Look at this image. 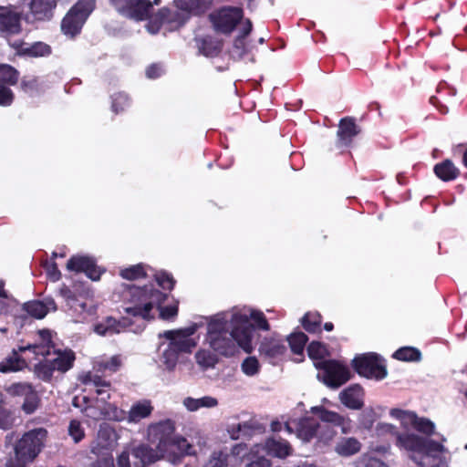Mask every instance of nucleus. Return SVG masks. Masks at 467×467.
Returning a JSON list of instances; mask_svg holds the SVG:
<instances>
[{
	"instance_id": "obj_10",
	"label": "nucleus",
	"mask_w": 467,
	"mask_h": 467,
	"mask_svg": "<svg viewBox=\"0 0 467 467\" xmlns=\"http://www.w3.org/2000/svg\"><path fill=\"white\" fill-rule=\"evenodd\" d=\"M110 3L119 14L135 20L146 19L152 8L149 0H110Z\"/></svg>"
},
{
	"instance_id": "obj_6",
	"label": "nucleus",
	"mask_w": 467,
	"mask_h": 467,
	"mask_svg": "<svg viewBox=\"0 0 467 467\" xmlns=\"http://www.w3.org/2000/svg\"><path fill=\"white\" fill-rule=\"evenodd\" d=\"M315 366L322 370L317 378L330 388L337 389L350 379L349 370L335 360L318 361Z\"/></svg>"
},
{
	"instance_id": "obj_21",
	"label": "nucleus",
	"mask_w": 467,
	"mask_h": 467,
	"mask_svg": "<svg viewBox=\"0 0 467 467\" xmlns=\"http://www.w3.org/2000/svg\"><path fill=\"white\" fill-rule=\"evenodd\" d=\"M27 5L36 19L44 20L52 16L57 2L55 0H29Z\"/></svg>"
},
{
	"instance_id": "obj_28",
	"label": "nucleus",
	"mask_w": 467,
	"mask_h": 467,
	"mask_svg": "<svg viewBox=\"0 0 467 467\" xmlns=\"http://www.w3.org/2000/svg\"><path fill=\"white\" fill-rule=\"evenodd\" d=\"M434 172L442 181L454 180L459 175L458 168L451 160H445L434 167Z\"/></svg>"
},
{
	"instance_id": "obj_36",
	"label": "nucleus",
	"mask_w": 467,
	"mask_h": 467,
	"mask_svg": "<svg viewBox=\"0 0 467 467\" xmlns=\"http://www.w3.org/2000/svg\"><path fill=\"white\" fill-rule=\"evenodd\" d=\"M23 308L28 315L38 319L43 318L49 310V307L41 301L26 303Z\"/></svg>"
},
{
	"instance_id": "obj_7",
	"label": "nucleus",
	"mask_w": 467,
	"mask_h": 467,
	"mask_svg": "<svg viewBox=\"0 0 467 467\" xmlns=\"http://www.w3.org/2000/svg\"><path fill=\"white\" fill-rule=\"evenodd\" d=\"M352 362L355 370L363 377L381 379L387 375L383 360L375 353L358 356Z\"/></svg>"
},
{
	"instance_id": "obj_41",
	"label": "nucleus",
	"mask_w": 467,
	"mask_h": 467,
	"mask_svg": "<svg viewBox=\"0 0 467 467\" xmlns=\"http://www.w3.org/2000/svg\"><path fill=\"white\" fill-rule=\"evenodd\" d=\"M394 357L400 360L414 361L420 359V352L414 348L405 347L397 350Z\"/></svg>"
},
{
	"instance_id": "obj_2",
	"label": "nucleus",
	"mask_w": 467,
	"mask_h": 467,
	"mask_svg": "<svg viewBox=\"0 0 467 467\" xmlns=\"http://www.w3.org/2000/svg\"><path fill=\"white\" fill-rule=\"evenodd\" d=\"M47 431L43 428L26 432L15 444L14 455L6 467H26L40 453L45 446Z\"/></svg>"
},
{
	"instance_id": "obj_30",
	"label": "nucleus",
	"mask_w": 467,
	"mask_h": 467,
	"mask_svg": "<svg viewBox=\"0 0 467 467\" xmlns=\"http://www.w3.org/2000/svg\"><path fill=\"white\" fill-rule=\"evenodd\" d=\"M156 451L158 450L156 449ZM132 454L135 458L139 459L143 465L152 463L161 458H166V456H161L159 451H154L146 445H140L134 448Z\"/></svg>"
},
{
	"instance_id": "obj_40",
	"label": "nucleus",
	"mask_w": 467,
	"mask_h": 467,
	"mask_svg": "<svg viewBox=\"0 0 467 467\" xmlns=\"http://www.w3.org/2000/svg\"><path fill=\"white\" fill-rule=\"evenodd\" d=\"M196 362L202 368L214 367L217 362L216 357L208 350H200L195 355Z\"/></svg>"
},
{
	"instance_id": "obj_42",
	"label": "nucleus",
	"mask_w": 467,
	"mask_h": 467,
	"mask_svg": "<svg viewBox=\"0 0 467 467\" xmlns=\"http://www.w3.org/2000/svg\"><path fill=\"white\" fill-rule=\"evenodd\" d=\"M321 317L318 314L307 313L302 319L304 328L308 332H316L321 324Z\"/></svg>"
},
{
	"instance_id": "obj_18",
	"label": "nucleus",
	"mask_w": 467,
	"mask_h": 467,
	"mask_svg": "<svg viewBox=\"0 0 467 467\" xmlns=\"http://www.w3.org/2000/svg\"><path fill=\"white\" fill-rule=\"evenodd\" d=\"M189 16L179 9L171 10L169 8H161L156 15L155 19L160 23L168 24L171 28H178L184 25Z\"/></svg>"
},
{
	"instance_id": "obj_60",
	"label": "nucleus",
	"mask_w": 467,
	"mask_h": 467,
	"mask_svg": "<svg viewBox=\"0 0 467 467\" xmlns=\"http://www.w3.org/2000/svg\"><path fill=\"white\" fill-rule=\"evenodd\" d=\"M160 316L162 319H170L177 315L178 308L176 306H169L160 308Z\"/></svg>"
},
{
	"instance_id": "obj_32",
	"label": "nucleus",
	"mask_w": 467,
	"mask_h": 467,
	"mask_svg": "<svg viewBox=\"0 0 467 467\" xmlns=\"http://www.w3.org/2000/svg\"><path fill=\"white\" fill-rule=\"evenodd\" d=\"M265 451L268 454L279 458L285 457L289 454V444L283 440L268 439L265 444Z\"/></svg>"
},
{
	"instance_id": "obj_46",
	"label": "nucleus",
	"mask_w": 467,
	"mask_h": 467,
	"mask_svg": "<svg viewBox=\"0 0 467 467\" xmlns=\"http://www.w3.org/2000/svg\"><path fill=\"white\" fill-rule=\"evenodd\" d=\"M250 429H251L250 424L247 422H244V423H238L235 425H232L228 429V432L232 439L237 440L243 436L250 435Z\"/></svg>"
},
{
	"instance_id": "obj_1",
	"label": "nucleus",
	"mask_w": 467,
	"mask_h": 467,
	"mask_svg": "<svg viewBox=\"0 0 467 467\" xmlns=\"http://www.w3.org/2000/svg\"><path fill=\"white\" fill-rule=\"evenodd\" d=\"M263 330L269 329L264 314L250 308H234L229 312L217 314L208 322L207 341L216 352L224 356L234 355L238 348L251 352L253 324Z\"/></svg>"
},
{
	"instance_id": "obj_62",
	"label": "nucleus",
	"mask_w": 467,
	"mask_h": 467,
	"mask_svg": "<svg viewBox=\"0 0 467 467\" xmlns=\"http://www.w3.org/2000/svg\"><path fill=\"white\" fill-rule=\"evenodd\" d=\"M128 101V98L124 94H118L114 99L112 102V109L115 112H119V106L125 104Z\"/></svg>"
},
{
	"instance_id": "obj_19",
	"label": "nucleus",
	"mask_w": 467,
	"mask_h": 467,
	"mask_svg": "<svg viewBox=\"0 0 467 467\" xmlns=\"http://www.w3.org/2000/svg\"><path fill=\"white\" fill-rule=\"evenodd\" d=\"M312 412L324 423H330L334 426H341L342 431L346 433L349 428V420L337 412L326 410L323 407H313Z\"/></svg>"
},
{
	"instance_id": "obj_56",
	"label": "nucleus",
	"mask_w": 467,
	"mask_h": 467,
	"mask_svg": "<svg viewBox=\"0 0 467 467\" xmlns=\"http://www.w3.org/2000/svg\"><path fill=\"white\" fill-rule=\"evenodd\" d=\"M245 43L243 36H238L234 43L232 55L234 57L241 58L245 54Z\"/></svg>"
},
{
	"instance_id": "obj_57",
	"label": "nucleus",
	"mask_w": 467,
	"mask_h": 467,
	"mask_svg": "<svg viewBox=\"0 0 467 467\" xmlns=\"http://www.w3.org/2000/svg\"><path fill=\"white\" fill-rule=\"evenodd\" d=\"M156 280L163 289H171L173 287L174 280L166 273H161L157 275Z\"/></svg>"
},
{
	"instance_id": "obj_45",
	"label": "nucleus",
	"mask_w": 467,
	"mask_h": 467,
	"mask_svg": "<svg viewBox=\"0 0 467 467\" xmlns=\"http://www.w3.org/2000/svg\"><path fill=\"white\" fill-rule=\"evenodd\" d=\"M308 356L315 360L323 361L322 359L327 354V348L319 342H312L307 348Z\"/></svg>"
},
{
	"instance_id": "obj_9",
	"label": "nucleus",
	"mask_w": 467,
	"mask_h": 467,
	"mask_svg": "<svg viewBox=\"0 0 467 467\" xmlns=\"http://www.w3.org/2000/svg\"><path fill=\"white\" fill-rule=\"evenodd\" d=\"M243 17V10L239 7H223L210 15L214 29L223 34L231 33Z\"/></svg>"
},
{
	"instance_id": "obj_47",
	"label": "nucleus",
	"mask_w": 467,
	"mask_h": 467,
	"mask_svg": "<svg viewBox=\"0 0 467 467\" xmlns=\"http://www.w3.org/2000/svg\"><path fill=\"white\" fill-rule=\"evenodd\" d=\"M358 467H388L382 461L369 453L363 454L358 461Z\"/></svg>"
},
{
	"instance_id": "obj_5",
	"label": "nucleus",
	"mask_w": 467,
	"mask_h": 467,
	"mask_svg": "<svg viewBox=\"0 0 467 467\" xmlns=\"http://www.w3.org/2000/svg\"><path fill=\"white\" fill-rule=\"evenodd\" d=\"M94 5V0H79L62 20L61 30L63 33L70 36L78 34Z\"/></svg>"
},
{
	"instance_id": "obj_27",
	"label": "nucleus",
	"mask_w": 467,
	"mask_h": 467,
	"mask_svg": "<svg viewBox=\"0 0 467 467\" xmlns=\"http://www.w3.org/2000/svg\"><path fill=\"white\" fill-rule=\"evenodd\" d=\"M171 443L168 446L170 451L165 455L168 460H171V457L176 454L192 455L195 453V451L192 450V445L184 438L173 437Z\"/></svg>"
},
{
	"instance_id": "obj_54",
	"label": "nucleus",
	"mask_w": 467,
	"mask_h": 467,
	"mask_svg": "<svg viewBox=\"0 0 467 467\" xmlns=\"http://www.w3.org/2000/svg\"><path fill=\"white\" fill-rule=\"evenodd\" d=\"M200 51L206 57H213L219 53L220 47L219 45H213L211 41L203 40Z\"/></svg>"
},
{
	"instance_id": "obj_49",
	"label": "nucleus",
	"mask_w": 467,
	"mask_h": 467,
	"mask_svg": "<svg viewBox=\"0 0 467 467\" xmlns=\"http://www.w3.org/2000/svg\"><path fill=\"white\" fill-rule=\"evenodd\" d=\"M105 417H108L109 420L121 421L127 420L128 412H125L122 410H119L116 406L108 404L107 408H105Z\"/></svg>"
},
{
	"instance_id": "obj_34",
	"label": "nucleus",
	"mask_w": 467,
	"mask_h": 467,
	"mask_svg": "<svg viewBox=\"0 0 467 467\" xmlns=\"http://www.w3.org/2000/svg\"><path fill=\"white\" fill-rule=\"evenodd\" d=\"M26 366V361L14 350L12 354L0 362V372L18 371Z\"/></svg>"
},
{
	"instance_id": "obj_4",
	"label": "nucleus",
	"mask_w": 467,
	"mask_h": 467,
	"mask_svg": "<svg viewBox=\"0 0 467 467\" xmlns=\"http://www.w3.org/2000/svg\"><path fill=\"white\" fill-rule=\"evenodd\" d=\"M166 299V295L159 290L137 288L133 293L134 306L126 307L127 314L150 319V312L154 306H160Z\"/></svg>"
},
{
	"instance_id": "obj_59",
	"label": "nucleus",
	"mask_w": 467,
	"mask_h": 467,
	"mask_svg": "<svg viewBox=\"0 0 467 467\" xmlns=\"http://www.w3.org/2000/svg\"><path fill=\"white\" fill-rule=\"evenodd\" d=\"M45 268L48 277L53 281H57L61 277V273L58 270L56 263H47Z\"/></svg>"
},
{
	"instance_id": "obj_53",
	"label": "nucleus",
	"mask_w": 467,
	"mask_h": 467,
	"mask_svg": "<svg viewBox=\"0 0 467 467\" xmlns=\"http://www.w3.org/2000/svg\"><path fill=\"white\" fill-rule=\"evenodd\" d=\"M413 428L424 434L430 435L433 432L434 425L431 420L427 419L417 417Z\"/></svg>"
},
{
	"instance_id": "obj_43",
	"label": "nucleus",
	"mask_w": 467,
	"mask_h": 467,
	"mask_svg": "<svg viewBox=\"0 0 467 467\" xmlns=\"http://www.w3.org/2000/svg\"><path fill=\"white\" fill-rule=\"evenodd\" d=\"M228 455L223 451H214L205 462L203 467H227Z\"/></svg>"
},
{
	"instance_id": "obj_13",
	"label": "nucleus",
	"mask_w": 467,
	"mask_h": 467,
	"mask_svg": "<svg viewBox=\"0 0 467 467\" xmlns=\"http://www.w3.org/2000/svg\"><path fill=\"white\" fill-rule=\"evenodd\" d=\"M67 269L74 272H84L90 279L98 280L101 271L95 260L87 255H74L67 263Z\"/></svg>"
},
{
	"instance_id": "obj_14",
	"label": "nucleus",
	"mask_w": 467,
	"mask_h": 467,
	"mask_svg": "<svg viewBox=\"0 0 467 467\" xmlns=\"http://www.w3.org/2000/svg\"><path fill=\"white\" fill-rule=\"evenodd\" d=\"M20 30V14L10 7L0 6L1 33L7 36L18 34Z\"/></svg>"
},
{
	"instance_id": "obj_11",
	"label": "nucleus",
	"mask_w": 467,
	"mask_h": 467,
	"mask_svg": "<svg viewBox=\"0 0 467 467\" xmlns=\"http://www.w3.org/2000/svg\"><path fill=\"white\" fill-rule=\"evenodd\" d=\"M118 434L109 424H100L97 436L90 444V451L95 455H103L112 451L118 444Z\"/></svg>"
},
{
	"instance_id": "obj_16",
	"label": "nucleus",
	"mask_w": 467,
	"mask_h": 467,
	"mask_svg": "<svg viewBox=\"0 0 467 467\" xmlns=\"http://www.w3.org/2000/svg\"><path fill=\"white\" fill-rule=\"evenodd\" d=\"M423 444L420 458L411 456V459L420 467H432L435 464L436 454L441 451L443 447L439 442L427 439H423Z\"/></svg>"
},
{
	"instance_id": "obj_8",
	"label": "nucleus",
	"mask_w": 467,
	"mask_h": 467,
	"mask_svg": "<svg viewBox=\"0 0 467 467\" xmlns=\"http://www.w3.org/2000/svg\"><path fill=\"white\" fill-rule=\"evenodd\" d=\"M174 423L171 420H166L149 427V437L152 443H156V449L161 456H165L170 451L169 444H171L174 432Z\"/></svg>"
},
{
	"instance_id": "obj_23",
	"label": "nucleus",
	"mask_w": 467,
	"mask_h": 467,
	"mask_svg": "<svg viewBox=\"0 0 467 467\" xmlns=\"http://www.w3.org/2000/svg\"><path fill=\"white\" fill-rule=\"evenodd\" d=\"M153 410L150 400H142L131 405L128 411L127 420L130 423H138L141 420L150 417Z\"/></svg>"
},
{
	"instance_id": "obj_51",
	"label": "nucleus",
	"mask_w": 467,
	"mask_h": 467,
	"mask_svg": "<svg viewBox=\"0 0 467 467\" xmlns=\"http://www.w3.org/2000/svg\"><path fill=\"white\" fill-rule=\"evenodd\" d=\"M38 397L34 390L33 393L25 398V401L22 405V410L26 414H32L38 407Z\"/></svg>"
},
{
	"instance_id": "obj_33",
	"label": "nucleus",
	"mask_w": 467,
	"mask_h": 467,
	"mask_svg": "<svg viewBox=\"0 0 467 467\" xmlns=\"http://www.w3.org/2000/svg\"><path fill=\"white\" fill-rule=\"evenodd\" d=\"M75 355L72 351H58L56 353V357L49 360L55 370L66 372L72 367Z\"/></svg>"
},
{
	"instance_id": "obj_31",
	"label": "nucleus",
	"mask_w": 467,
	"mask_h": 467,
	"mask_svg": "<svg viewBox=\"0 0 467 467\" xmlns=\"http://www.w3.org/2000/svg\"><path fill=\"white\" fill-rule=\"evenodd\" d=\"M183 405L190 411H196L200 408H214L218 405L217 399L211 396H204L200 399L188 397L183 400Z\"/></svg>"
},
{
	"instance_id": "obj_29",
	"label": "nucleus",
	"mask_w": 467,
	"mask_h": 467,
	"mask_svg": "<svg viewBox=\"0 0 467 467\" xmlns=\"http://www.w3.org/2000/svg\"><path fill=\"white\" fill-rule=\"evenodd\" d=\"M125 326L109 317L97 324L94 330L100 336H111L119 333Z\"/></svg>"
},
{
	"instance_id": "obj_3",
	"label": "nucleus",
	"mask_w": 467,
	"mask_h": 467,
	"mask_svg": "<svg viewBox=\"0 0 467 467\" xmlns=\"http://www.w3.org/2000/svg\"><path fill=\"white\" fill-rule=\"evenodd\" d=\"M195 332L194 327H188L182 330L165 331L163 336L169 340L168 344H161V348H164L161 361L165 365L166 368L171 370L174 368L179 353L191 352L196 346V342L191 337Z\"/></svg>"
},
{
	"instance_id": "obj_22",
	"label": "nucleus",
	"mask_w": 467,
	"mask_h": 467,
	"mask_svg": "<svg viewBox=\"0 0 467 467\" xmlns=\"http://www.w3.org/2000/svg\"><path fill=\"white\" fill-rule=\"evenodd\" d=\"M359 129L351 118H345L341 119L338 130V144L339 146H348L351 143L352 139L359 133Z\"/></svg>"
},
{
	"instance_id": "obj_52",
	"label": "nucleus",
	"mask_w": 467,
	"mask_h": 467,
	"mask_svg": "<svg viewBox=\"0 0 467 467\" xmlns=\"http://www.w3.org/2000/svg\"><path fill=\"white\" fill-rule=\"evenodd\" d=\"M120 275L125 279L134 280L143 277L145 275V273L142 269V266L138 265L122 270L120 272Z\"/></svg>"
},
{
	"instance_id": "obj_64",
	"label": "nucleus",
	"mask_w": 467,
	"mask_h": 467,
	"mask_svg": "<svg viewBox=\"0 0 467 467\" xmlns=\"http://www.w3.org/2000/svg\"><path fill=\"white\" fill-rule=\"evenodd\" d=\"M161 67L159 65H151L146 70V75L149 78H155L161 75Z\"/></svg>"
},
{
	"instance_id": "obj_20",
	"label": "nucleus",
	"mask_w": 467,
	"mask_h": 467,
	"mask_svg": "<svg viewBox=\"0 0 467 467\" xmlns=\"http://www.w3.org/2000/svg\"><path fill=\"white\" fill-rule=\"evenodd\" d=\"M396 445L401 449L412 452V456H417L420 458V451L424 445L423 438L410 433H398L396 435Z\"/></svg>"
},
{
	"instance_id": "obj_25",
	"label": "nucleus",
	"mask_w": 467,
	"mask_h": 467,
	"mask_svg": "<svg viewBox=\"0 0 467 467\" xmlns=\"http://www.w3.org/2000/svg\"><path fill=\"white\" fill-rule=\"evenodd\" d=\"M285 350V347L281 343V341L274 337L264 338L259 348L261 355H265L268 358H275L282 355Z\"/></svg>"
},
{
	"instance_id": "obj_63",
	"label": "nucleus",
	"mask_w": 467,
	"mask_h": 467,
	"mask_svg": "<svg viewBox=\"0 0 467 467\" xmlns=\"http://www.w3.org/2000/svg\"><path fill=\"white\" fill-rule=\"evenodd\" d=\"M270 465L271 463L269 460L264 457H258L247 464V467H270Z\"/></svg>"
},
{
	"instance_id": "obj_39",
	"label": "nucleus",
	"mask_w": 467,
	"mask_h": 467,
	"mask_svg": "<svg viewBox=\"0 0 467 467\" xmlns=\"http://www.w3.org/2000/svg\"><path fill=\"white\" fill-rule=\"evenodd\" d=\"M307 337L303 332L294 333L288 337L290 348L295 354L303 353Z\"/></svg>"
},
{
	"instance_id": "obj_50",
	"label": "nucleus",
	"mask_w": 467,
	"mask_h": 467,
	"mask_svg": "<svg viewBox=\"0 0 467 467\" xmlns=\"http://www.w3.org/2000/svg\"><path fill=\"white\" fill-rule=\"evenodd\" d=\"M68 433L76 443L79 442L85 436V431L78 420L70 421Z\"/></svg>"
},
{
	"instance_id": "obj_44",
	"label": "nucleus",
	"mask_w": 467,
	"mask_h": 467,
	"mask_svg": "<svg viewBox=\"0 0 467 467\" xmlns=\"http://www.w3.org/2000/svg\"><path fill=\"white\" fill-rule=\"evenodd\" d=\"M121 364L122 361L120 356L115 355L107 361L98 362L97 366L99 371L109 370L110 372H115L120 368Z\"/></svg>"
},
{
	"instance_id": "obj_17",
	"label": "nucleus",
	"mask_w": 467,
	"mask_h": 467,
	"mask_svg": "<svg viewBox=\"0 0 467 467\" xmlns=\"http://www.w3.org/2000/svg\"><path fill=\"white\" fill-rule=\"evenodd\" d=\"M364 390L359 385H351L339 394V400L351 410H360L364 406Z\"/></svg>"
},
{
	"instance_id": "obj_58",
	"label": "nucleus",
	"mask_w": 467,
	"mask_h": 467,
	"mask_svg": "<svg viewBox=\"0 0 467 467\" xmlns=\"http://www.w3.org/2000/svg\"><path fill=\"white\" fill-rule=\"evenodd\" d=\"M22 89L26 93H32L37 89V82L34 78H25L21 82Z\"/></svg>"
},
{
	"instance_id": "obj_26",
	"label": "nucleus",
	"mask_w": 467,
	"mask_h": 467,
	"mask_svg": "<svg viewBox=\"0 0 467 467\" xmlns=\"http://www.w3.org/2000/svg\"><path fill=\"white\" fill-rule=\"evenodd\" d=\"M208 0H174V5L177 9L187 14H199L205 10Z\"/></svg>"
},
{
	"instance_id": "obj_48",
	"label": "nucleus",
	"mask_w": 467,
	"mask_h": 467,
	"mask_svg": "<svg viewBox=\"0 0 467 467\" xmlns=\"http://www.w3.org/2000/svg\"><path fill=\"white\" fill-rule=\"evenodd\" d=\"M15 417L13 412L4 407H0V428L8 430L15 424Z\"/></svg>"
},
{
	"instance_id": "obj_12",
	"label": "nucleus",
	"mask_w": 467,
	"mask_h": 467,
	"mask_svg": "<svg viewBox=\"0 0 467 467\" xmlns=\"http://www.w3.org/2000/svg\"><path fill=\"white\" fill-rule=\"evenodd\" d=\"M327 427L325 424L321 425L316 420L307 418L300 420L296 424V435L304 441H309L316 436L325 441H327L333 436V432L331 431L327 430V435L326 436L319 435V432L327 430Z\"/></svg>"
},
{
	"instance_id": "obj_24",
	"label": "nucleus",
	"mask_w": 467,
	"mask_h": 467,
	"mask_svg": "<svg viewBox=\"0 0 467 467\" xmlns=\"http://www.w3.org/2000/svg\"><path fill=\"white\" fill-rule=\"evenodd\" d=\"M360 449V442L353 437L342 438L335 446L336 452L344 457L351 456L358 452Z\"/></svg>"
},
{
	"instance_id": "obj_38",
	"label": "nucleus",
	"mask_w": 467,
	"mask_h": 467,
	"mask_svg": "<svg viewBox=\"0 0 467 467\" xmlns=\"http://www.w3.org/2000/svg\"><path fill=\"white\" fill-rule=\"evenodd\" d=\"M34 371L38 379L48 381L51 379L55 369L52 367L49 358H46L43 362L35 366Z\"/></svg>"
},
{
	"instance_id": "obj_37",
	"label": "nucleus",
	"mask_w": 467,
	"mask_h": 467,
	"mask_svg": "<svg viewBox=\"0 0 467 467\" xmlns=\"http://www.w3.org/2000/svg\"><path fill=\"white\" fill-rule=\"evenodd\" d=\"M389 413L393 418H396L399 420H400L401 425L404 428L407 429L410 427H414L417 419V416L414 412L409 410H402L400 409H392L389 411Z\"/></svg>"
},
{
	"instance_id": "obj_15",
	"label": "nucleus",
	"mask_w": 467,
	"mask_h": 467,
	"mask_svg": "<svg viewBox=\"0 0 467 467\" xmlns=\"http://www.w3.org/2000/svg\"><path fill=\"white\" fill-rule=\"evenodd\" d=\"M18 80V72L8 65H0V81L15 85ZM12 91L0 83V104L9 105L13 101Z\"/></svg>"
},
{
	"instance_id": "obj_35",
	"label": "nucleus",
	"mask_w": 467,
	"mask_h": 467,
	"mask_svg": "<svg viewBox=\"0 0 467 467\" xmlns=\"http://www.w3.org/2000/svg\"><path fill=\"white\" fill-rule=\"evenodd\" d=\"M5 391L11 397H28L35 390L27 382H16L5 386Z\"/></svg>"
},
{
	"instance_id": "obj_61",
	"label": "nucleus",
	"mask_w": 467,
	"mask_h": 467,
	"mask_svg": "<svg viewBox=\"0 0 467 467\" xmlns=\"http://www.w3.org/2000/svg\"><path fill=\"white\" fill-rule=\"evenodd\" d=\"M86 415L89 418H92L94 420H99L102 416H105V413L103 410H97L93 407H86L85 408Z\"/></svg>"
},
{
	"instance_id": "obj_55",
	"label": "nucleus",
	"mask_w": 467,
	"mask_h": 467,
	"mask_svg": "<svg viewBox=\"0 0 467 467\" xmlns=\"http://www.w3.org/2000/svg\"><path fill=\"white\" fill-rule=\"evenodd\" d=\"M243 371L248 375L253 376L258 371V361L255 358H248L242 364Z\"/></svg>"
}]
</instances>
